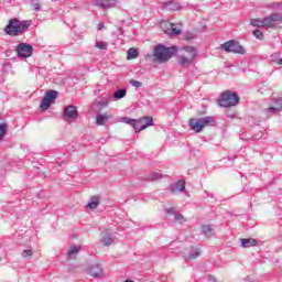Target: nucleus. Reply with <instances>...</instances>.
<instances>
[{"mask_svg": "<svg viewBox=\"0 0 282 282\" xmlns=\"http://www.w3.org/2000/svg\"><path fill=\"white\" fill-rule=\"evenodd\" d=\"M34 10H35V12H39L41 10V4L35 3L34 4Z\"/></svg>", "mask_w": 282, "mask_h": 282, "instance_id": "40", "label": "nucleus"}, {"mask_svg": "<svg viewBox=\"0 0 282 282\" xmlns=\"http://www.w3.org/2000/svg\"><path fill=\"white\" fill-rule=\"evenodd\" d=\"M186 191V183L184 181H177L170 185V193H184Z\"/></svg>", "mask_w": 282, "mask_h": 282, "instance_id": "15", "label": "nucleus"}, {"mask_svg": "<svg viewBox=\"0 0 282 282\" xmlns=\"http://www.w3.org/2000/svg\"><path fill=\"white\" fill-rule=\"evenodd\" d=\"M174 221H180V224H182L183 221H186V219H184V215L175 214Z\"/></svg>", "mask_w": 282, "mask_h": 282, "instance_id": "35", "label": "nucleus"}, {"mask_svg": "<svg viewBox=\"0 0 282 282\" xmlns=\"http://www.w3.org/2000/svg\"><path fill=\"white\" fill-rule=\"evenodd\" d=\"M56 98H58V91L56 90H48L45 93V96L43 97L40 108L42 111H47L54 102H56Z\"/></svg>", "mask_w": 282, "mask_h": 282, "instance_id": "8", "label": "nucleus"}, {"mask_svg": "<svg viewBox=\"0 0 282 282\" xmlns=\"http://www.w3.org/2000/svg\"><path fill=\"white\" fill-rule=\"evenodd\" d=\"M197 58V48L194 46H183L177 57L178 64L182 67H191L193 61Z\"/></svg>", "mask_w": 282, "mask_h": 282, "instance_id": "4", "label": "nucleus"}, {"mask_svg": "<svg viewBox=\"0 0 282 282\" xmlns=\"http://www.w3.org/2000/svg\"><path fill=\"white\" fill-rule=\"evenodd\" d=\"M165 28V34L170 36H180V34H182V30L177 29L173 23H166Z\"/></svg>", "mask_w": 282, "mask_h": 282, "instance_id": "16", "label": "nucleus"}, {"mask_svg": "<svg viewBox=\"0 0 282 282\" xmlns=\"http://www.w3.org/2000/svg\"><path fill=\"white\" fill-rule=\"evenodd\" d=\"M165 213L167 215H177V213H175V209L173 207H170V208L165 209Z\"/></svg>", "mask_w": 282, "mask_h": 282, "instance_id": "36", "label": "nucleus"}, {"mask_svg": "<svg viewBox=\"0 0 282 282\" xmlns=\"http://www.w3.org/2000/svg\"><path fill=\"white\" fill-rule=\"evenodd\" d=\"M202 232H203V235H205V237H212L213 236V227L210 225H203Z\"/></svg>", "mask_w": 282, "mask_h": 282, "instance_id": "26", "label": "nucleus"}, {"mask_svg": "<svg viewBox=\"0 0 282 282\" xmlns=\"http://www.w3.org/2000/svg\"><path fill=\"white\" fill-rule=\"evenodd\" d=\"M177 52L176 46H170L166 47L162 44H158L154 47V62L155 63H166L170 58H173L175 56V53Z\"/></svg>", "mask_w": 282, "mask_h": 282, "instance_id": "3", "label": "nucleus"}, {"mask_svg": "<svg viewBox=\"0 0 282 282\" xmlns=\"http://www.w3.org/2000/svg\"><path fill=\"white\" fill-rule=\"evenodd\" d=\"M121 122H126V124H130L131 127H133V129H135V119L123 117Z\"/></svg>", "mask_w": 282, "mask_h": 282, "instance_id": "28", "label": "nucleus"}, {"mask_svg": "<svg viewBox=\"0 0 282 282\" xmlns=\"http://www.w3.org/2000/svg\"><path fill=\"white\" fill-rule=\"evenodd\" d=\"M202 257V250L199 249H195L192 253H189L186 259H188L189 261L193 260V259H197Z\"/></svg>", "mask_w": 282, "mask_h": 282, "instance_id": "27", "label": "nucleus"}, {"mask_svg": "<svg viewBox=\"0 0 282 282\" xmlns=\"http://www.w3.org/2000/svg\"><path fill=\"white\" fill-rule=\"evenodd\" d=\"M127 96V89L126 88H120L113 93V99L115 100H122Z\"/></svg>", "mask_w": 282, "mask_h": 282, "instance_id": "23", "label": "nucleus"}, {"mask_svg": "<svg viewBox=\"0 0 282 282\" xmlns=\"http://www.w3.org/2000/svg\"><path fill=\"white\" fill-rule=\"evenodd\" d=\"M166 10H172L173 12H177V10H181L182 4H180V2L175 1V0H167L164 3Z\"/></svg>", "mask_w": 282, "mask_h": 282, "instance_id": "18", "label": "nucleus"}, {"mask_svg": "<svg viewBox=\"0 0 282 282\" xmlns=\"http://www.w3.org/2000/svg\"><path fill=\"white\" fill-rule=\"evenodd\" d=\"M240 243L242 248H252V246H257L258 241L254 238H241Z\"/></svg>", "mask_w": 282, "mask_h": 282, "instance_id": "20", "label": "nucleus"}, {"mask_svg": "<svg viewBox=\"0 0 282 282\" xmlns=\"http://www.w3.org/2000/svg\"><path fill=\"white\" fill-rule=\"evenodd\" d=\"M95 47H97L98 50H107L108 44L105 43V42L97 41V42L95 43Z\"/></svg>", "mask_w": 282, "mask_h": 282, "instance_id": "31", "label": "nucleus"}, {"mask_svg": "<svg viewBox=\"0 0 282 282\" xmlns=\"http://www.w3.org/2000/svg\"><path fill=\"white\" fill-rule=\"evenodd\" d=\"M273 8H282V2L274 3V4H273Z\"/></svg>", "mask_w": 282, "mask_h": 282, "instance_id": "41", "label": "nucleus"}, {"mask_svg": "<svg viewBox=\"0 0 282 282\" xmlns=\"http://www.w3.org/2000/svg\"><path fill=\"white\" fill-rule=\"evenodd\" d=\"M95 107H97L98 111H102V109L109 107V99L104 97L101 100L95 104Z\"/></svg>", "mask_w": 282, "mask_h": 282, "instance_id": "22", "label": "nucleus"}, {"mask_svg": "<svg viewBox=\"0 0 282 282\" xmlns=\"http://www.w3.org/2000/svg\"><path fill=\"white\" fill-rule=\"evenodd\" d=\"M6 133H8V123H0V143L3 142V138H6Z\"/></svg>", "mask_w": 282, "mask_h": 282, "instance_id": "25", "label": "nucleus"}, {"mask_svg": "<svg viewBox=\"0 0 282 282\" xmlns=\"http://www.w3.org/2000/svg\"><path fill=\"white\" fill-rule=\"evenodd\" d=\"M278 65H282V58L279 59Z\"/></svg>", "mask_w": 282, "mask_h": 282, "instance_id": "42", "label": "nucleus"}, {"mask_svg": "<svg viewBox=\"0 0 282 282\" xmlns=\"http://www.w3.org/2000/svg\"><path fill=\"white\" fill-rule=\"evenodd\" d=\"M127 54L128 61H133V58H138V56H140V53L134 47L129 48Z\"/></svg>", "mask_w": 282, "mask_h": 282, "instance_id": "24", "label": "nucleus"}, {"mask_svg": "<svg viewBox=\"0 0 282 282\" xmlns=\"http://www.w3.org/2000/svg\"><path fill=\"white\" fill-rule=\"evenodd\" d=\"M150 180L153 182L155 180H162V172H153L150 176Z\"/></svg>", "mask_w": 282, "mask_h": 282, "instance_id": "32", "label": "nucleus"}, {"mask_svg": "<svg viewBox=\"0 0 282 282\" xmlns=\"http://www.w3.org/2000/svg\"><path fill=\"white\" fill-rule=\"evenodd\" d=\"M220 50L228 54H246V48L235 40H229L220 45Z\"/></svg>", "mask_w": 282, "mask_h": 282, "instance_id": "7", "label": "nucleus"}, {"mask_svg": "<svg viewBox=\"0 0 282 282\" xmlns=\"http://www.w3.org/2000/svg\"><path fill=\"white\" fill-rule=\"evenodd\" d=\"M116 3H118V0H96V6L99 8H115Z\"/></svg>", "mask_w": 282, "mask_h": 282, "instance_id": "17", "label": "nucleus"}, {"mask_svg": "<svg viewBox=\"0 0 282 282\" xmlns=\"http://www.w3.org/2000/svg\"><path fill=\"white\" fill-rule=\"evenodd\" d=\"M147 127H153V118L142 117L140 119H135V122H134L135 133H140V131H144Z\"/></svg>", "mask_w": 282, "mask_h": 282, "instance_id": "10", "label": "nucleus"}, {"mask_svg": "<svg viewBox=\"0 0 282 282\" xmlns=\"http://www.w3.org/2000/svg\"><path fill=\"white\" fill-rule=\"evenodd\" d=\"M282 108H279V106H275V107H270V108H267L264 111L267 113H276L279 110H281Z\"/></svg>", "mask_w": 282, "mask_h": 282, "instance_id": "33", "label": "nucleus"}, {"mask_svg": "<svg viewBox=\"0 0 282 282\" xmlns=\"http://www.w3.org/2000/svg\"><path fill=\"white\" fill-rule=\"evenodd\" d=\"M64 120H76L78 118V108L74 105L66 106L63 110Z\"/></svg>", "mask_w": 282, "mask_h": 282, "instance_id": "11", "label": "nucleus"}, {"mask_svg": "<svg viewBox=\"0 0 282 282\" xmlns=\"http://www.w3.org/2000/svg\"><path fill=\"white\" fill-rule=\"evenodd\" d=\"M189 127L195 133H202L205 127H215V117L189 119Z\"/></svg>", "mask_w": 282, "mask_h": 282, "instance_id": "5", "label": "nucleus"}, {"mask_svg": "<svg viewBox=\"0 0 282 282\" xmlns=\"http://www.w3.org/2000/svg\"><path fill=\"white\" fill-rule=\"evenodd\" d=\"M101 235H104V237L101 239V243L106 248H108V246H111V243H113V241H116V236H113V234H111V231L109 229H105V231H102Z\"/></svg>", "mask_w": 282, "mask_h": 282, "instance_id": "13", "label": "nucleus"}, {"mask_svg": "<svg viewBox=\"0 0 282 282\" xmlns=\"http://www.w3.org/2000/svg\"><path fill=\"white\" fill-rule=\"evenodd\" d=\"M130 85H132V87H135L137 89H140V87H142V82L131 79Z\"/></svg>", "mask_w": 282, "mask_h": 282, "instance_id": "34", "label": "nucleus"}, {"mask_svg": "<svg viewBox=\"0 0 282 282\" xmlns=\"http://www.w3.org/2000/svg\"><path fill=\"white\" fill-rule=\"evenodd\" d=\"M250 25L253 28H270L272 30H279V28H282V14L273 13L263 19H251Z\"/></svg>", "mask_w": 282, "mask_h": 282, "instance_id": "1", "label": "nucleus"}, {"mask_svg": "<svg viewBox=\"0 0 282 282\" xmlns=\"http://www.w3.org/2000/svg\"><path fill=\"white\" fill-rule=\"evenodd\" d=\"M97 30H105V23L100 22L97 26Z\"/></svg>", "mask_w": 282, "mask_h": 282, "instance_id": "39", "label": "nucleus"}, {"mask_svg": "<svg viewBox=\"0 0 282 282\" xmlns=\"http://www.w3.org/2000/svg\"><path fill=\"white\" fill-rule=\"evenodd\" d=\"M88 274L93 276L94 279H100L105 276V272L102 271V265L100 264H93L89 270Z\"/></svg>", "mask_w": 282, "mask_h": 282, "instance_id": "12", "label": "nucleus"}, {"mask_svg": "<svg viewBox=\"0 0 282 282\" xmlns=\"http://www.w3.org/2000/svg\"><path fill=\"white\" fill-rule=\"evenodd\" d=\"M30 21H20L18 19H12L9 21V24L6 26L4 32L9 34V36H21L23 32H28L30 30Z\"/></svg>", "mask_w": 282, "mask_h": 282, "instance_id": "2", "label": "nucleus"}, {"mask_svg": "<svg viewBox=\"0 0 282 282\" xmlns=\"http://www.w3.org/2000/svg\"><path fill=\"white\" fill-rule=\"evenodd\" d=\"M15 52L19 58H30L32 52H34V47L28 43H20L18 44Z\"/></svg>", "mask_w": 282, "mask_h": 282, "instance_id": "9", "label": "nucleus"}, {"mask_svg": "<svg viewBox=\"0 0 282 282\" xmlns=\"http://www.w3.org/2000/svg\"><path fill=\"white\" fill-rule=\"evenodd\" d=\"M185 39H186V41H193V39H195V34H193V33H186V34H185Z\"/></svg>", "mask_w": 282, "mask_h": 282, "instance_id": "37", "label": "nucleus"}, {"mask_svg": "<svg viewBox=\"0 0 282 282\" xmlns=\"http://www.w3.org/2000/svg\"><path fill=\"white\" fill-rule=\"evenodd\" d=\"M253 36L256 39H259V41H263V32L261 30H259V29H256L253 31Z\"/></svg>", "mask_w": 282, "mask_h": 282, "instance_id": "30", "label": "nucleus"}, {"mask_svg": "<svg viewBox=\"0 0 282 282\" xmlns=\"http://www.w3.org/2000/svg\"><path fill=\"white\" fill-rule=\"evenodd\" d=\"M113 119V115L109 113V112H105V113H99L96 117V124L98 127H105L106 122H109V120Z\"/></svg>", "mask_w": 282, "mask_h": 282, "instance_id": "14", "label": "nucleus"}, {"mask_svg": "<svg viewBox=\"0 0 282 282\" xmlns=\"http://www.w3.org/2000/svg\"><path fill=\"white\" fill-rule=\"evenodd\" d=\"M100 206V197L98 196H93L90 197V200L86 205V208H89L90 210H96Z\"/></svg>", "mask_w": 282, "mask_h": 282, "instance_id": "19", "label": "nucleus"}, {"mask_svg": "<svg viewBox=\"0 0 282 282\" xmlns=\"http://www.w3.org/2000/svg\"><path fill=\"white\" fill-rule=\"evenodd\" d=\"M209 197H212V198H213V197H215V195H213V194H212V195H209Z\"/></svg>", "mask_w": 282, "mask_h": 282, "instance_id": "43", "label": "nucleus"}, {"mask_svg": "<svg viewBox=\"0 0 282 282\" xmlns=\"http://www.w3.org/2000/svg\"><path fill=\"white\" fill-rule=\"evenodd\" d=\"M78 252H80V247H78L76 245L70 246V248L67 252L68 259H76V257L78 256Z\"/></svg>", "mask_w": 282, "mask_h": 282, "instance_id": "21", "label": "nucleus"}, {"mask_svg": "<svg viewBox=\"0 0 282 282\" xmlns=\"http://www.w3.org/2000/svg\"><path fill=\"white\" fill-rule=\"evenodd\" d=\"M34 254V251L32 249H24L22 251L23 259H28L29 257H32Z\"/></svg>", "mask_w": 282, "mask_h": 282, "instance_id": "29", "label": "nucleus"}, {"mask_svg": "<svg viewBox=\"0 0 282 282\" xmlns=\"http://www.w3.org/2000/svg\"><path fill=\"white\" fill-rule=\"evenodd\" d=\"M278 56H281V53L271 54V61H276Z\"/></svg>", "mask_w": 282, "mask_h": 282, "instance_id": "38", "label": "nucleus"}, {"mask_svg": "<svg viewBox=\"0 0 282 282\" xmlns=\"http://www.w3.org/2000/svg\"><path fill=\"white\" fill-rule=\"evenodd\" d=\"M218 105L225 109L236 107V105H239V95L237 93L226 90L220 94V97L218 98Z\"/></svg>", "mask_w": 282, "mask_h": 282, "instance_id": "6", "label": "nucleus"}]
</instances>
